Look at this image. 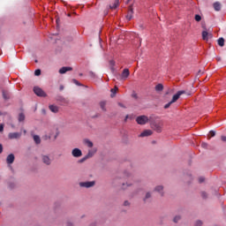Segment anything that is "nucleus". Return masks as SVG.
<instances>
[{"label": "nucleus", "mask_w": 226, "mask_h": 226, "mask_svg": "<svg viewBox=\"0 0 226 226\" xmlns=\"http://www.w3.org/2000/svg\"><path fill=\"white\" fill-rule=\"evenodd\" d=\"M182 94H186V91L181 90L178 91L176 94H174L171 100V103H176V102L178 101L179 98H181Z\"/></svg>", "instance_id": "39448f33"}, {"label": "nucleus", "mask_w": 226, "mask_h": 226, "mask_svg": "<svg viewBox=\"0 0 226 226\" xmlns=\"http://www.w3.org/2000/svg\"><path fill=\"white\" fill-rule=\"evenodd\" d=\"M201 147H203L204 149H207V143H201Z\"/></svg>", "instance_id": "4c0bfd02"}, {"label": "nucleus", "mask_w": 226, "mask_h": 226, "mask_svg": "<svg viewBox=\"0 0 226 226\" xmlns=\"http://www.w3.org/2000/svg\"><path fill=\"white\" fill-rule=\"evenodd\" d=\"M22 137V132H10L8 134V139L10 140H13L15 139H20Z\"/></svg>", "instance_id": "423d86ee"}, {"label": "nucleus", "mask_w": 226, "mask_h": 226, "mask_svg": "<svg viewBox=\"0 0 226 226\" xmlns=\"http://www.w3.org/2000/svg\"><path fill=\"white\" fill-rule=\"evenodd\" d=\"M221 140H222V142H226V137L225 136H222L221 137Z\"/></svg>", "instance_id": "49530a36"}, {"label": "nucleus", "mask_w": 226, "mask_h": 226, "mask_svg": "<svg viewBox=\"0 0 226 226\" xmlns=\"http://www.w3.org/2000/svg\"><path fill=\"white\" fill-rule=\"evenodd\" d=\"M179 220H181V216L177 215L174 217L173 222H174V223H177V222H179Z\"/></svg>", "instance_id": "7c9ffc66"}, {"label": "nucleus", "mask_w": 226, "mask_h": 226, "mask_svg": "<svg viewBox=\"0 0 226 226\" xmlns=\"http://www.w3.org/2000/svg\"><path fill=\"white\" fill-rule=\"evenodd\" d=\"M204 180H205V178H204L203 177H200L199 178V182H200V183H204Z\"/></svg>", "instance_id": "79ce46f5"}, {"label": "nucleus", "mask_w": 226, "mask_h": 226, "mask_svg": "<svg viewBox=\"0 0 226 226\" xmlns=\"http://www.w3.org/2000/svg\"><path fill=\"white\" fill-rule=\"evenodd\" d=\"M154 192H157L158 193H160V195H162V197H163V185H157L154 188Z\"/></svg>", "instance_id": "2eb2a0df"}, {"label": "nucleus", "mask_w": 226, "mask_h": 226, "mask_svg": "<svg viewBox=\"0 0 226 226\" xmlns=\"http://www.w3.org/2000/svg\"><path fill=\"white\" fill-rule=\"evenodd\" d=\"M49 110L54 112V114H57V112H59V107L56 105H49Z\"/></svg>", "instance_id": "f3484780"}, {"label": "nucleus", "mask_w": 226, "mask_h": 226, "mask_svg": "<svg viewBox=\"0 0 226 226\" xmlns=\"http://www.w3.org/2000/svg\"><path fill=\"white\" fill-rule=\"evenodd\" d=\"M126 119H128V115L125 117V121H126Z\"/></svg>", "instance_id": "603ef678"}, {"label": "nucleus", "mask_w": 226, "mask_h": 226, "mask_svg": "<svg viewBox=\"0 0 226 226\" xmlns=\"http://www.w3.org/2000/svg\"><path fill=\"white\" fill-rule=\"evenodd\" d=\"M136 123H138V124H147V123H149V117H147V116L146 115H142V116H139L136 118Z\"/></svg>", "instance_id": "f03ea898"}, {"label": "nucleus", "mask_w": 226, "mask_h": 226, "mask_svg": "<svg viewBox=\"0 0 226 226\" xmlns=\"http://www.w3.org/2000/svg\"><path fill=\"white\" fill-rule=\"evenodd\" d=\"M214 10H215V11H220L222 10V4L220 2H215L214 4Z\"/></svg>", "instance_id": "aec40b11"}, {"label": "nucleus", "mask_w": 226, "mask_h": 226, "mask_svg": "<svg viewBox=\"0 0 226 226\" xmlns=\"http://www.w3.org/2000/svg\"><path fill=\"white\" fill-rule=\"evenodd\" d=\"M130 1H132V0H128V3H130Z\"/></svg>", "instance_id": "6e6d98bb"}, {"label": "nucleus", "mask_w": 226, "mask_h": 226, "mask_svg": "<svg viewBox=\"0 0 226 226\" xmlns=\"http://www.w3.org/2000/svg\"><path fill=\"white\" fill-rule=\"evenodd\" d=\"M34 93L37 95V96H41L42 98H45V96H47V94H45V92L43 91V89H41L39 87H34Z\"/></svg>", "instance_id": "20e7f679"}, {"label": "nucleus", "mask_w": 226, "mask_h": 226, "mask_svg": "<svg viewBox=\"0 0 226 226\" xmlns=\"http://www.w3.org/2000/svg\"><path fill=\"white\" fill-rule=\"evenodd\" d=\"M150 135H153V131L145 130L139 134V137H150Z\"/></svg>", "instance_id": "f8f14e48"}, {"label": "nucleus", "mask_w": 226, "mask_h": 226, "mask_svg": "<svg viewBox=\"0 0 226 226\" xmlns=\"http://www.w3.org/2000/svg\"><path fill=\"white\" fill-rule=\"evenodd\" d=\"M209 135L210 137H215V135H216V132L215 131H210Z\"/></svg>", "instance_id": "e433bc0d"}, {"label": "nucleus", "mask_w": 226, "mask_h": 226, "mask_svg": "<svg viewBox=\"0 0 226 226\" xmlns=\"http://www.w3.org/2000/svg\"><path fill=\"white\" fill-rule=\"evenodd\" d=\"M124 206H130V201L125 200V201L124 202Z\"/></svg>", "instance_id": "c03bdc74"}, {"label": "nucleus", "mask_w": 226, "mask_h": 226, "mask_svg": "<svg viewBox=\"0 0 226 226\" xmlns=\"http://www.w3.org/2000/svg\"><path fill=\"white\" fill-rule=\"evenodd\" d=\"M121 77H122V80H126L128 77H130V70L124 69Z\"/></svg>", "instance_id": "9b49d317"}, {"label": "nucleus", "mask_w": 226, "mask_h": 226, "mask_svg": "<svg viewBox=\"0 0 226 226\" xmlns=\"http://www.w3.org/2000/svg\"><path fill=\"white\" fill-rule=\"evenodd\" d=\"M134 97L137 98V94H135Z\"/></svg>", "instance_id": "5fc2aeb1"}, {"label": "nucleus", "mask_w": 226, "mask_h": 226, "mask_svg": "<svg viewBox=\"0 0 226 226\" xmlns=\"http://www.w3.org/2000/svg\"><path fill=\"white\" fill-rule=\"evenodd\" d=\"M96 151H98L96 148L89 149L86 158H93L94 154H96Z\"/></svg>", "instance_id": "ddd939ff"}, {"label": "nucleus", "mask_w": 226, "mask_h": 226, "mask_svg": "<svg viewBox=\"0 0 226 226\" xmlns=\"http://www.w3.org/2000/svg\"><path fill=\"white\" fill-rule=\"evenodd\" d=\"M119 6V0H115L112 5H109L110 10H116Z\"/></svg>", "instance_id": "412c9836"}, {"label": "nucleus", "mask_w": 226, "mask_h": 226, "mask_svg": "<svg viewBox=\"0 0 226 226\" xmlns=\"http://www.w3.org/2000/svg\"><path fill=\"white\" fill-rule=\"evenodd\" d=\"M124 177H125V179H127V177H130V173L125 172V173H124Z\"/></svg>", "instance_id": "37998d69"}, {"label": "nucleus", "mask_w": 226, "mask_h": 226, "mask_svg": "<svg viewBox=\"0 0 226 226\" xmlns=\"http://www.w3.org/2000/svg\"><path fill=\"white\" fill-rule=\"evenodd\" d=\"M67 16L72 17V14H67Z\"/></svg>", "instance_id": "864d4df0"}, {"label": "nucleus", "mask_w": 226, "mask_h": 226, "mask_svg": "<svg viewBox=\"0 0 226 226\" xmlns=\"http://www.w3.org/2000/svg\"><path fill=\"white\" fill-rule=\"evenodd\" d=\"M24 119H26V116L23 113H20L19 115V123H22V121H24Z\"/></svg>", "instance_id": "bb28decb"}, {"label": "nucleus", "mask_w": 226, "mask_h": 226, "mask_svg": "<svg viewBox=\"0 0 226 226\" xmlns=\"http://www.w3.org/2000/svg\"><path fill=\"white\" fill-rule=\"evenodd\" d=\"M195 226H202V221H197Z\"/></svg>", "instance_id": "58836bf2"}, {"label": "nucleus", "mask_w": 226, "mask_h": 226, "mask_svg": "<svg viewBox=\"0 0 226 226\" xmlns=\"http://www.w3.org/2000/svg\"><path fill=\"white\" fill-rule=\"evenodd\" d=\"M72 154L74 158H80V156H82V150L79 148H74L72 151Z\"/></svg>", "instance_id": "6e6552de"}, {"label": "nucleus", "mask_w": 226, "mask_h": 226, "mask_svg": "<svg viewBox=\"0 0 226 226\" xmlns=\"http://www.w3.org/2000/svg\"><path fill=\"white\" fill-rule=\"evenodd\" d=\"M126 186H132V184H128V183L123 184V185H122L123 190H126Z\"/></svg>", "instance_id": "473e14b6"}, {"label": "nucleus", "mask_w": 226, "mask_h": 226, "mask_svg": "<svg viewBox=\"0 0 226 226\" xmlns=\"http://www.w3.org/2000/svg\"><path fill=\"white\" fill-rule=\"evenodd\" d=\"M203 29H205L202 32V40H204L205 41H208L210 38H213V34L207 32V30L206 29V26H202Z\"/></svg>", "instance_id": "7ed1b4c3"}, {"label": "nucleus", "mask_w": 226, "mask_h": 226, "mask_svg": "<svg viewBox=\"0 0 226 226\" xmlns=\"http://www.w3.org/2000/svg\"><path fill=\"white\" fill-rule=\"evenodd\" d=\"M118 107H122V109H126V107H124V104L118 102Z\"/></svg>", "instance_id": "a19ab883"}, {"label": "nucleus", "mask_w": 226, "mask_h": 226, "mask_svg": "<svg viewBox=\"0 0 226 226\" xmlns=\"http://www.w3.org/2000/svg\"><path fill=\"white\" fill-rule=\"evenodd\" d=\"M34 140L35 144H40L41 142V139H40V136L38 135H34Z\"/></svg>", "instance_id": "393cba45"}, {"label": "nucleus", "mask_w": 226, "mask_h": 226, "mask_svg": "<svg viewBox=\"0 0 226 226\" xmlns=\"http://www.w3.org/2000/svg\"><path fill=\"white\" fill-rule=\"evenodd\" d=\"M151 128L154 129V132H156L157 133H162V130H163V123L159 122H154L151 124Z\"/></svg>", "instance_id": "f257e3e1"}, {"label": "nucleus", "mask_w": 226, "mask_h": 226, "mask_svg": "<svg viewBox=\"0 0 226 226\" xmlns=\"http://www.w3.org/2000/svg\"><path fill=\"white\" fill-rule=\"evenodd\" d=\"M23 133H24V135H26L27 133V131L24 130Z\"/></svg>", "instance_id": "8fccbe9b"}, {"label": "nucleus", "mask_w": 226, "mask_h": 226, "mask_svg": "<svg viewBox=\"0 0 226 226\" xmlns=\"http://www.w3.org/2000/svg\"><path fill=\"white\" fill-rule=\"evenodd\" d=\"M155 91H157V92L163 91V85H162V84L156 85Z\"/></svg>", "instance_id": "a878e982"}, {"label": "nucleus", "mask_w": 226, "mask_h": 226, "mask_svg": "<svg viewBox=\"0 0 226 226\" xmlns=\"http://www.w3.org/2000/svg\"><path fill=\"white\" fill-rule=\"evenodd\" d=\"M217 43L219 47H223L225 45V39L223 37L219 38Z\"/></svg>", "instance_id": "5701e85b"}, {"label": "nucleus", "mask_w": 226, "mask_h": 226, "mask_svg": "<svg viewBox=\"0 0 226 226\" xmlns=\"http://www.w3.org/2000/svg\"><path fill=\"white\" fill-rule=\"evenodd\" d=\"M41 160L42 162L45 163V165H50L52 163V161L50 160V157H49V155H42Z\"/></svg>", "instance_id": "9d476101"}, {"label": "nucleus", "mask_w": 226, "mask_h": 226, "mask_svg": "<svg viewBox=\"0 0 226 226\" xmlns=\"http://www.w3.org/2000/svg\"><path fill=\"white\" fill-rule=\"evenodd\" d=\"M3 153V145L0 143V154Z\"/></svg>", "instance_id": "de8ad7c7"}, {"label": "nucleus", "mask_w": 226, "mask_h": 226, "mask_svg": "<svg viewBox=\"0 0 226 226\" xmlns=\"http://www.w3.org/2000/svg\"><path fill=\"white\" fill-rule=\"evenodd\" d=\"M72 82H73V84H75L76 86H82V84H80V82H79V80H77V79H72Z\"/></svg>", "instance_id": "2f4dec72"}, {"label": "nucleus", "mask_w": 226, "mask_h": 226, "mask_svg": "<svg viewBox=\"0 0 226 226\" xmlns=\"http://www.w3.org/2000/svg\"><path fill=\"white\" fill-rule=\"evenodd\" d=\"M196 22H200V20H202V17H200V15L196 14L194 17Z\"/></svg>", "instance_id": "c85d7f7f"}, {"label": "nucleus", "mask_w": 226, "mask_h": 226, "mask_svg": "<svg viewBox=\"0 0 226 226\" xmlns=\"http://www.w3.org/2000/svg\"><path fill=\"white\" fill-rule=\"evenodd\" d=\"M106 105H107L106 102H100V107H101L102 110H103L104 112L107 111V108H105Z\"/></svg>", "instance_id": "b1692460"}, {"label": "nucleus", "mask_w": 226, "mask_h": 226, "mask_svg": "<svg viewBox=\"0 0 226 226\" xmlns=\"http://www.w3.org/2000/svg\"><path fill=\"white\" fill-rule=\"evenodd\" d=\"M64 86L60 85V87H59V91H64Z\"/></svg>", "instance_id": "a18cd8bd"}, {"label": "nucleus", "mask_w": 226, "mask_h": 226, "mask_svg": "<svg viewBox=\"0 0 226 226\" xmlns=\"http://www.w3.org/2000/svg\"><path fill=\"white\" fill-rule=\"evenodd\" d=\"M111 98H114V96H116V93H117V87H115V88L111 89Z\"/></svg>", "instance_id": "cd10ccee"}, {"label": "nucleus", "mask_w": 226, "mask_h": 226, "mask_svg": "<svg viewBox=\"0 0 226 226\" xmlns=\"http://www.w3.org/2000/svg\"><path fill=\"white\" fill-rule=\"evenodd\" d=\"M202 199H207V193L206 192H201Z\"/></svg>", "instance_id": "f704fd0d"}, {"label": "nucleus", "mask_w": 226, "mask_h": 226, "mask_svg": "<svg viewBox=\"0 0 226 226\" xmlns=\"http://www.w3.org/2000/svg\"><path fill=\"white\" fill-rule=\"evenodd\" d=\"M72 67H62L59 70V73L63 75V74L66 73V72H72Z\"/></svg>", "instance_id": "dca6fc26"}, {"label": "nucleus", "mask_w": 226, "mask_h": 226, "mask_svg": "<svg viewBox=\"0 0 226 226\" xmlns=\"http://www.w3.org/2000/svg\"><path fill=\"white\" fill-rule=\"evenodd\" d=\"M34 75L36 77H40V75H41V70H40V69L35 70Z\"/></svg>", "instance_id": "c756f323"}, {"label": "nucleus", "mask_w": 226, "mask_h": 226, "mask_svg": "<svg viewBox=\"0 0 226 226\" xmlns=\"http://www.w3.org/2000/svg\"><path fill=\"white\" fill-rule=\"evenodd\" d=\"M79 186L81 188H93V186H94V181L80 182Z\"/></svg>", "instance_id": "0eeeda50"}, {"label": "nucleus", "mask_w": 226, "mask_h": 226, "mask_svg": "<svg viewBox=\"0 0 226 226\" xmlns=\"http://www.w3.org/2000/svg\"><path fill=\"white\" fill-rule=\"evenodd\" d=\"M52 137H54V136L52 135V133L49 134V139H52Z\"/></svg>", "instance_id": "3c124183"}, {"label": "nucleus", "mask_w": 226, "mask_h": 226, "mask_svg": "<svg viewBox=\"0 0 226 226\" xmlns=\"http://www.w3.org/2000/svg\"><path fill=\"white\" fill-rule=\"evenodd\" d=\"M83 144L87 146V147H93L94 146L93 141L89 140L88 139H85L83 140Z\"/></svg>", "instance_id": "a211bd4d"}, {"label": "nucleus", "mask_w": 226, "mask_h": 226, "mask_svg": "<svg viewBox=\"0 0 226 226\" xmlns=\"http://www.w3.org/2000/svg\"><path fill=\"white\" fill-rule=\"evenodd\" d=\"M6 162L9 165H11V163L15 162V155L13 154H9L6 158Z\"/></svg>", "instance_id": "4468645a"}, {"label": "nucleus", "mask_w": 226, "mask_h": 226, "mask_svg": "<svg viewBox=\"0 0 226 226\" xmlns=\"http://www.w3.org/2000/svg\"><path fill=\"white\" fill-rule=\"evenodd\" d=\"M151 197H152L151 192H147L145 194V197L143 198V202H145V203L147 202V200H149V199H151Z\"/></svg>", "instance_id": "4be33fe9"}, {"label": "nucleus", "mask_w": 226, "mask_h": 226, "mask_svg": "<svg viewBox=\"0 0 226 226\" xmlns=\"http://www.w3.org/2000/svg\"><path fill=\"white\" fill-rule=\"evenodd\" d=\"M4 131V124H0V132Z\"/></svg>", "instance_id": "ea45409f"}, {"label": "nucleus", "mask_w": 226, "mask_h": 226, "mask_svg": "<svg viewBox=\"0 0 226 226\" xmlns=\"http://www.w3.org/2000/svg\"><path fill=\"white\" fill-rule=\"evenodd\" d=\"M4 100H10V92L8 90L2 91Z\"/></svg>", "instance_id": "6ab92c4d"}, {"label": "nucleus", "mask_w": 226, "mask_h": 226, "mask_svg": "<svg viewBox=\"0 0 226 226\" xmlns=\"http://www.w3.org/2000/svg\"><path fill=\"white\" fill-rule=\"evenodd\" d=\"M56 134L53 136L54 140H56V139H57V136L59 135V132H57V130H55Z\"/></svg>", "instance_id": "c9c22d12"}, {"label": "nucleus", "mask_w": 226, "mask_h": 226, "mask_svg": "<svg viewBox=\"0 0 226 226\" xmlns=\"http://www.w3.org/2000/svg\"><path fill=\"white\" fill-rule=\"evenodd\" d=\"M172 103H174V102H172V101H170V102H168L167 104L164 105V109H169Z\"/></svg>", "instance_id": "72a5a7b5"}, {"label": "nucleus", "mask_w": 226, "mask_h": 226, "mask_svg": "<svg viewBox=\"0 0 226 226\" xmlns=\"http://www.w3.org/2000/svg\"><path fill=\"white\" fill-rule=\"evenodd\" d=\"M126 19L127 20H132V19H133V7L132 5L129 7Z\"/></svg>", "instance_id": "1a4fd4ad"}, {"label": "nucleus", "mask_w": 226, "mask_h": 226, "mask_svg": "<svg viewBox=\"0 0 226 226\" xmlns=\"http://www.w3.org/2000/svg\"><path fill=\"white\" fill-rule=\"evenodd\" d=\"M89 158H87L86 156L81 159L80 162H86V160H88Z\"/></svg>", "instance_id": "09e8293b"}]
</instances>
